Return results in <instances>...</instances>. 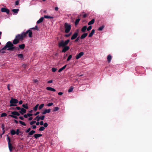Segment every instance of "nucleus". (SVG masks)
Instances as JSON below:
<instances>
[{
    "mask_svg": "<svg viewBox=\"0 0 152 152\" xmlns=\"http://www.w3.org/2000/svg\"><path fill=\"white\" fill-rule=\"evenodd\" d=\"M28 31H26V32H23L21 34H18L15 36L16 38L18 39L19 41L23 40L24 38L25 37L27 34H28Z\"/></svg>",
    "mask_w": 152,
    "mask_h": 152,
    "instance_id": "f257e3e1",
    "label": "nucleus"
},
{
    "mask_svg": "<svg viewBox=\"0 0 152 152\" xmlns=\"http://www.w3.org/2000/svg\"><path fill=\"white\" fill-rule=\"evenodd\" d=\"M83 18H86L87 17V14H85L83 15Z\"/></svg>",
    "mask_w": 152,
    "mask_h": 152,
    "instance_id": "e2e57ef3",
    "label": "nucleus"
},
{
    "mask_svg": "<svg viewBox=\"0 0 152 152\" xmlns=\"http://www.w3.org/2000/svg\"><path fill=\"white\" fill-rule=\"evenodd\" d=\"M44 18H45L53 19V17L47 15H45L44 16Z\"/></svg>",
    "mask_w": 152,
    "mask_h": 152,
    "instance_id": "c756f323",
    "label": "nucleus"
},
{
    "mask_svg": "<svg viewBox=\"0 0 152 152\" xmlns=\"http://www.w3.org/2000/svg\"><path fill=\"white\" fill-rule=\"evenodd\" d=\"M87 33H85L82 34L80 37V39H83L85 38L87 36Z\"/></svg>",
    "mask_w": 152,
    "mask_h": 152,
    "instance_id": "4468645a",
    "label": "nucleus"
},
{
    "mask_svg": "<svg viewBox=\"0 0 152 152\" xmlns=\"http://www.w3.org/2000/svg\"><path fill=\"white\" fill-rule=\"evenodd\" d=\"M63 93L62 92H59L58 93V94L59 95H61L63 94Z\"/></svg>",
    "mask_w": 152,
    "mask_h": 152,
    "instance_id": "774afa93",
    "label": "nucleus"
},
{
    "mask_svg": "<svg viewBox=\"0 0 152 152\" xmlns=\"http://www.w3.org/2000/svg\"><path fill=\"white\" fill-rule=\"evenodd\" d=\"M19 42V41L18 39L15 37V39L13 40L12 43L16 45Z\"/></svg>",
    "mask_w": 152,
    "mask_h": 152,
    "instance_id": "ddd939ff",
    "label": "nucleus"
},
{
    "mask_svg": "<svg viewBox=\"0 0 152 152\" xmlns=\"http://www.w3.org/2000/svg\"><path fill=\"white\" fill-rule=\"evenodd\" d=\"M8 147L9 149V150L10 152H11L12 151V149L13 148V146L12 145L11 142L10 143H8Z\"/></svg>",
    "mask_w": 152,
    "mask_h": 152,
    "instance_id": "a211bd4d",
    "label": "nucleus"
},
{
    "mask_svg": "<svg viewBox=\"0 0 152 152\" xmlns=\"http://www.w3.org/2000/svg\"><path fill=\"white\" fill-rule=\"evenodd\" d=\"M53 81L52 80H50L48 82V83H50L53 82Z\"/></svg>",
    "mask_w": 152,
    "mask_h": 152,
    "instance_id": "69168bd1",
    "label": "nucleus"
},
{
    "mask_svg": "<svg viewBox=\"0 0 152 152\" xmlns=\"http://www.w3.org/2000/svg\"><path fill=\"white\" fill-rule=\"evenodd\" d=\"M12 11L15 13H17L19 11V9H13L12 10Z\"/></svg>",
    "mask_w": 152,
    "mask_h": 152,
    "instance_id": "f704fd0d",
    "label": "nucleus"
},
{
    "mask_svg": "<svg viewBox=\"0 0 152 152\" xmlns=\"http://www.w3.org/2000/svg\"><path fill=\"white\" fill-rule=\"evenodd\" d=\"M18 101L17 99H14L13 98H11L10 101V107L15 106H17L16 104H16L18 103Z\"/></svg>",
    "mask_w": 152,
    "mask_h": 152,
    "instance_id": "20e7f679",
    "label": "nucleus"
},
{
    "mask_svg": "<svg viewBox=\"0 0 152 152\" xmlns=\"http://www.w3.org/2000/svg\"><path fill=\"white\" fill-rule=\"evenodd\" d=\"M31 130V128H29L26 131V133H28L30 132V131Z\"/></svg>",
    "mask_w": 152,
    "mask_h": 152,
    "instance_id": "bf43d9fd",
    "label": "nucleus"
},
{
    "mask_svg": "<svg viewBox=\"0 0 152 152\" xmlns=\"http://www.w3.org/2000/svg\"><path fill=\"white\" fill-rule=\"evenodd\" d=\"M104 28V26H102L99 28L98 30L99 31H102L103 30V29Z\"/></svg>",
    "mask_w": 152,
    "mask_h": 152,
    "instance_id": "37998d69",
    "label": "nucleus"
},
{
    "mask_svg": "<svg viewBox=\"0 0 152 152\" xmlns=\"http://www.w3.org/2000/svg\"><path fill=\"white\" fill-rule=\"evenodd\" d=\"M19 112L22 115H23V113H26V110L25 109L22 108H21L20 110L19 111Z\"/></svg>",
    "mask_w": 152,
    "mask_h": 152,
    "instance_id": "f8f14e48",
    "label": "nucleus"
},
{
    "mask_svg": "<svg viewBox=\"0 0 152 152\" xmlns=\"http://www.w3.org/2000/svg\"><path fill=\"white\" fill-rule=\"evenodd\" d=\"M25 47V45L24 44H22L19 45V47L20 49H23Z\"/></svg>",
    "mask_w": 152,
    "mask_h": 152,
    "instance_id": "393cba45",
    "label": "nucleus"
},
{
    "mask_svg": "<svg viewBox=\"0 0 152 152\" xmlns=\"http://www.w3.org/2000/svg\"><path fill=\"white\" fill-rule=\"evenodd\" d=\"M7 114L5 113H2L1 115V117H3L7 116Z\"/></svg>",
    "mask_w": 152,
    "mask_h": 152,
    "instance_id": "79ce46f5",
    "label": "nucleus"
},
{
    "mask_svg": "<svg viewBox=\"0 0 152 152\" xmlns=\"http://www.w3.org/2000/svg\"><path fill=\"white\" fill-rule=\"evenodd\" d=\"M69 41L70 40L69 39H67V40H66L65 42H64L65 45L66 46L69 42Z\"/></svg>",
    "mask_w": 152,
    "mask_h": 152,
    "instance_id": "a19ab883",
    "label": "nucleus"
},
{
    "mask_svg": "<svg viewBox=\"0 0 152 152\" xmlns=\"http://www.w3.org/2000/svg\"><path fill=\"white\" fill-rule=\"evenodd\" d=\"M9 116H10V117H12V118H14L16 119H18V117L17 116H16V115H9Z\"/></svg>",
    "mask_w": 152,
    "mask_h": 152,
    "instance_id": "58836bf2",
    "label": "nucleus"
},
{
    "mask_svg": "<svg viewBox=\"0 0 152 152\" xmlns=\"http://www.w3.org/2000/svg\"><path fill=\"white\" fill-rule=\"evenodd\" d=\"M84 54L83 52H81L79 53L78 54H77L76 56V59H78L82 56Z\"/></svg>",
    "mask_w": 152,
    "mask_h": 152,
    "instance_id": "0eeeda50",
    "label": "nucleus"
},
{
    "mask_svg": "<svg viewBox=\"0 0 152 152\" xmlns=\"http://www.w3.org/2000/svg\"><path fill=\"white\" fill-rule=\"evenodd\" d=\"M44 105V104H40L39 105V110H40L43 107Z\"/></svg>",
    "mask_w": 152,
    "mask_h": 152,
    "instance_id": "c9c22d12",
    "label": "nucleus"
},
{
    "mask_svg": "<svg viewBox=\"0 0 152 152\" xmlns=\"http://www.w3.org/2000/svg\"><path fill=\"white\" fill-rule=\"evenodd\" d=\"M71 34H72V33H70L68 34H67L65 35V37H69Z\"/></svg>",
    "mask_w": 152,
    "mask_h": 152,
    "instance_id": "864d4df0",
    "label": "nucleus"
},
{
    "mask_svg": "<svg viewBox=\"0 0 152 152\" xmlns=\"http://www.w3.org/2000/svg\"><path fill=\"white\" fill-rule=\"evenodd\" d=\"M42 136L41 134H36L34 135V137L36 139H37L39 137Z\"/></svg>",
    "mask_w": 152,
    "mask_h": 152,
    "instance_id": "6ab92c4d",
    "label": "nucleus"
},
{
    "mask_svg": "<svg viewBox=\"0 0 152 152\" xmlns=\"http://www.w3.org/2000/svg\"><path fill=\"white\" fill-rule=\"evenodd\" d=\"M11 114L12 115H14L19 116L20 115V114L18 112L15 111H13L11 112Z\"/></svg>",
    "mask_w": 152,
    "mask_h": 152,
    "instance_id": "2eb2a0df",
    "label": "nucleus"
},
{
    "mask_svg": "<svg viewBox=\"0 0 152 152\" xmlns=\"http://www.w3.org/2000/svg\"><path fill=\"white\" fill-rule=\"evenodd\" d=\"M45 117V116L44 115H42L39 117L40 119L41 120H43L44 119Z\"/></svg>",
    "mask_w": 152,
    "mask_h": 152,
    "instance_id": "c03bdc74",
    "label": "nucleus"
},
{
    "mask_svg": "<svg viewBox=\"0 0 152 152\" xmlns=\"http://www.w3.org/2000/svg\"><path fill=\"white\" fill-rule=\"evenodd\" d=\"M72 58V55H70L68 56V57L67 59V61H69L70 60V59L71 58Z\"/></svg>",
    "mask_w": 152,
    "mask_h": 152,
    "instance_id": "a18cd8bd",
    "label": "nucleus"
},
{
    "mask_svg": "<svg viewBox=\"0 0 152 152\" xmlns=\"http://www.w3.org/2000/svg\"><path fill=\"white\" fill-rule=\"evenodd\" d=\"M80 20V19L79 18L77 19L76 20L75 22V25H77Z\"/></svg>",
    "mask_w": 152,
    "mask_h": 152,
    "instance_id": "7c9ffc66",
    "label": "nucleus"
},
{
    "mask_svg": "<svg viewBox=\"0 0 152 152\" xmlns=\"http://www.w3.org/2000/svg\"><path fill=\"white\" fill-rule=\"evenodd\" d=\"M32 29L36 30L37 31L39 30V29L37 26H35L34 28H30L27 31H28V37H32Z\"/></svg>",
    "mask_w": 152,
    "mask_h": 152,
    "instance_id": "39448f33",
    "label": "nucleus"
},
{
    "mask_svg": "<svg viewBox=\"0 0 152 152\" xmlns=\"http://www.w3.org/2000/svg\"><path fill=\"white\" fill-rule=\"evenodd\" d=\"M19 122L20 124L22 125L23 126H26V124L24 122L21 121H19Z\"/></svg>",
    "mask_w": 152,
    "mask_h": 152,
    "instance_id": "72a5a7b5",
    "label": "nucleus"
},
{
    "mask_svg": "<svg viewBox=\"0 0 152 152\" xmlns=\"http://www.w3.org/2000/svg\"><path fill=\"white\" fill-rule=\"evenodd\" d=\"M13 44L11 42H8L1 49V50H6L7 48H8L7 50H10V48H12L14 46Z\"/></svg>",
    "mask_w": 152,
    "mask_h": 152,
    "instance_id": "f03ea898",
    "label": "nucleus"
},
{
    "mask_svg": "<svg viewBox=\"0 0 152 152\" xmlns=\"http://www.w3.org/2000/svg\"><path fill=\"white\" fill-rule=\"evenodd\" d=\"M53 103H52V102L49 103L47 104V106H48L50 107V106L52 105H53Z\"/></svg>",
    "mask_w": 152,
    "mask_h": 152,
    "instance_id": "6e6d98bb",
    "label": "nucleus"
},
{
    "mask_svg": "<svg viewBox=\"0 0 152 152\" xmlns=\"http://www.w3.org/2000/svg\"><path fill=\"white\" fill-rule=\"evenodd\" d=\"M78 33L77 32H75L73 34L71 37V39L72 40H73L76 39L77 37Z\"/></svg>",
    "mask_w": 152,
    "mask_h": 152,
    "instance_id": "1a4fd4ad",
    "label": "nucleus"
},
{
    "mask_svg": "<svg viewBox=\"0 0 152 152\" xmlns=\"http://www.w3.org/2000/svg\"><path fill=\"white\" fill-rule=\"evenodd\" d=\"M40 112H36L35 114H34V115H37Z\"/></svg>",
    "mask_w": 152,
    "mask_h": 152,
    "instance_id": "0e129e2a",
    "label": "nucleus"
},
{
    "mask_svg": "<svg viewBox=\"0 0 152 152\" xmlns=\"http://www.w3.org/2000/svg\"><path fill=\"white\" fill-rule=\"evenodd\" d=\"M51 111V109H45V110L42 113V114L43 115H45L46 113H49Z\"/></svg>",
    "mask_w": 152,
    "mask_h": 152,
    "instance_id": "9b49d317",
    "label": "nucleus"
},
{
    "mask_svg": "<svg viewBox=\"0 0 152 152\" xmlns=\"http://www.w3.org/2000/svg\"><path fill=\"white\" fill-rule=\"evenodd\" d=\"M10 50H11V51H13L14 50H19V48L18 47H15V46H13V47H12V48H10Z\"/></svg>",
    "mask_w": 152,
    "mask_h": 152,
    "instance_id": "aec40b11",
    "label": "nucleus"
},
{
    "mask_svg": "<svg viewBox=\"0 0 152 152\" xmlns=\"http://www.w3.org/2000/svg\"><path fill=\"white\" fill-rule=\"evenodd\" d=\"M95 33V30L94 29H93L92 30L91 33L88 35V37H91L93 34H94Z\"/></svg>",
    "mask_w": 152,
    "mask_h": 152,
    "instance_id": "f3484780",
    "label": "nucleus"
},
{
    "mask_svg": "<svg viewBox=\"0 0 152 152\" xmlns=\"http://www.w3.org/2000/svg\"><path fill=\"white\" fill-rule=\"evenodd\" d=\"M87 27L86 26H83L82 28L81 29V31L83 32H85L86 30V29H87Z\"/></svg>",
    "mask_w": 152,
    "mask_h": 152,
    "instance_id": "5701e85b",
    "label": "nucleus"
},
{
    "mask_svg": "<svg viewBox=\"0 0 152 152\" xmlns=\"http://www.w3.org/2000/svg\"><path fill=\"white\" fill-rule=\"evenodd\" d=\"M1 128H2V129L3 130L4 129V124H2V125Z\"/></svg>",
    "mask_w": 152,
    "mask_h": 152,
    "instance_id": "338daca9",
    "label": "nucleus"
},
{
    "mask_svg": "<svg viewBox=\"0 0 152 152\" xmlns=\"http://www.w3.org/2000/svg\"><path fill=\"white\" fill-rule=\"evenodd\" d=\"M112 59V56L110 54L108 55L107 56V60L108 63H110Z\"/></svg>",
    "mask_w": 152,
    "mask_h": 152,
    "instance_id": "412c9836",
    "label": "nucleus"
},
{
    "mask_svg": "<svg viewBox=\"0 0 152 152\" xmlns=\"http://www.w3.org/2000/svg\"><path fill=\"white\" fill-rule=\"evenodd\" d=\"M57 70V69L53 67L52 69V70L53 72H55L56 70Z\"/></svg>",
    "mask_w": 152,
    "mask_h": 152,
    "instance_id": "de8ad7c7",
    "label": "nucleus"
},
{
    "mask_svg": "<svg viewBox=\"0 0 152 152\" xmlns=\"http://www.w3.org/2000/svg\"><path fill=\"white\" fill-rule=\"evenodd\" d=\"M36 123V121H32L30 122V124L31 125H32L34 124H35Z\"/></svg>",
    "mask_w": 152,
    "mask_h": 152,
    "instance_id": "5fc2aeb1",
    "label": "nucleus"
},
{
    "mask_svg": "<svg viewBox=\"0 0 152 152\" xmlns=\"http://www.w3.org/2000/svg\"><path fill=\"white\" fill-rule=\"evenodd\" d=\"M7 140L8 142V143H10V139L9 137L8 136V135L7 136Z\"/></svg>",
    "mask_w": 152,
    "mask_h": 152,
    "instance_id": "4c0bfd02",
    "label": "nucleus"
},
{
    "mask_svg": "<svg viewBox=\"0 0 152 152\" xmlns=\"http://www.w3.org/2000/svg\"><path fill=\"white\" fill-rule=\"evenodd\" d=\"M66 66H67V65H65L64 66H63V67H62V68H61L60 69H59L58 71V72H61L64 69L66 68Z\"/></svg>",
    "mask_w": 152,
    "mask_h": 152,
    "instance_id": "a878e982",
    "label": "nucleus"
},
{
    "mask_svg": "<svg viewBox=\"0 0 152 152\" xmlns=\"http://www.w3.org/2000/svg\"><path fill=\"white\" fill-rule=\"evenodd\" d=\"M45 128L44 126H41L39 129V131H43L44 130Z\"/></svg>",
    "mask_w": 152,
    "mask_h": 152,
    "instance_id": "e433bc0d",
    "label": "nucleus"
},
{
    "mask_svg": "<svg viewBox=\"0 0 152 152\" xmlns=\"http://www.w3.org/2000/svg\"><path fill=\"white\" fill-rule=\"evenodd\" d=\"M18 57L20 58L21 59H23V54H18Z\"/></svg>",
    "mask_w": 152,
    "mask_h": 152,
    "instance_id": "cd10ccee",
    "label": "nucleus"
},
{
    "mask_svg": "<svg viewBox=\"0 0 152 152\" xmlns=\"http://www.w3.org/2000/svg\"><path fill=\"white\" fill-rule=\"evenodd\" d=\"M87 28V31H88L90 30L91 29V28H92V26H90Z\"/></svg>",
    "mask_w": 152,
    "mask_h": 152,
    "instance_id": "49530a36",
    "label": "nucleus"
},
{
    "mask_svg": "<svg viewBox=\"0 0 152 152\" xmlns=\"http://www.w3.org/2000/svg\"><path fill=\"white\" fill-rule=\"evenodd\" d=\"M94 22L95 19H93L91 20L88 23V25H91L93 24L94 23Z\"/></svg>",
    "mask_w": 152,
    "mask_h": 152,
    "instance_id": "4be33fe9",
    "label": "nucleus"
},
{
    "mask_svg": "<svg viewBox=\"0 0 152 152\" xmlns=\"http://www.w3.org/2000/svg\"><path fill=\"white\" fill-rule=\"evenodd\" d=\"M19 0L16 1L15 2V5H18L19 4Z\"/></svg>",
    "mask_w": 152,
    "mask_h": 152,
    "instance_id": "603ef678",
    "label": "nucleus"
},
{
    "mask_svg": "<svg viewBox=\"0 0 152 152\" xmlns=\"http://www.w3.org/2000/svg\"><path fill=\"white\" fill-rule=\"evenodd\" d=\"M1 11L2 12H6L7 14H8L10 12L8 9L4 7L1 8Z\"/></svg>",
    "mask_w": 152,
    "mask_h": 152,
    "instance_id": "423d86ee",
    "label": "nucleus"
},
{
    "mask_svg": "<svg viewBox=\"0 0 152 152\" xmlns=\"http://www.w3.org/2000/svg\"><path fill=\"white\" fill-rule=\"evenodd\" d=\"M64 28L65 29V32L68 33L70 31L71 29V26L70 24L66 23L64 24Z\"/></svg>",
    "mask_w": 152,
    "mask_h": 152,
    "instance_id": "7ed1b4c3",
    "label": "nucleus"
},
{
    "mask_svg": "<svg viewBox=\"0 0 152 152\" xmlns=\"http://www.w3.org/2000/svg\"><path fill=\"white\" fill-rule=\"evenodd\" d=\"M11 134L12 135H14L16 134V132L13 129H12L10 131Z\"/></svg>",
    "mask_w": 152,
    "mask_h": 152,
    "instance_id": "473e14b6",
    "label": "nucleus"
},
{
    "mask_svg": "<svg viewBox=\"0 0 152 152\" xmlns=\"http://www.w3.org/2000/svg\"><path fill=\"white\" fill-rule=\"evenodd\" d=\"M42 126L44 124V123L43 121H41L39 123Z\"/></svg>",
    "mask_w": 152,
    "mask_h": 152,
    "instance_id": "680f3d73",
    "label": "nucleus"
},
{
    "mask_svg": "<svg viewBox=\"0 0 152 152\" xmlns=\"http://www.w3.org/2000/svg\"><path fill=\"white\" fill-rule=\"evenodd\" d=\"M44 18L43 17H41L40 18L37 22V24L40 23H41L42 22Z\"/></svg>",
    "mask_w": 152,
    "mask_h": 152,
    "instance_id": "b1692460",
    "label": "nucleus"
},
{
    "mask_svg": "<svg viewBox=\"0 0 152 152\" xmlns=\"http://www.w3.org/2000/svg\"><path fill=\"white\" fill-rule=\"evenodd\" d=\"M63 47L64 48H63L62 51V52L63 53L66 52V51L68 50L69 49V47L68 46H65Z\"/></svg>",
    "mask_w": 152,
    "mask_h": 152,
    "instance_id": "9d476101",
    "label": "nucleus"
},
{
    "mask_svg": "<svg viewBox=\"0 0 152 152\" xmlns=\"http://www.w3.org/2000/svg\"><path fill=\"white\" fill-rule=\"evenodd\" d=\"M59 108L58 107H54V108L53 110V111L55 112V111H57L58 110H59Z\"/></svg>",
    "mask_w": 152,
    "mask_h": 152,
    "instance_id": "ea45409f",
    "label": "nucleus"
},
{
    "mask_svg": "<svg viewBox=\"0 0 152 152\" xmlns=\"http://www.w3.org/2000/svg\"><path fill=\"white\" fill-rule=\"evenodd\" d=\"M35 133V131L34 130H31L28 134L29 135H31L34 133Z\"/></svg>",
    "mask_w": 152,
    "mask_h": 152,
    "instance_id": "2f4dec72",
    "label": "nucleus"
},
{
    "mask_svg": "<svg viewBox=\"0 0 152 152\" xmlns=\"http://www.w3.org/2000/svg\"><path fill=\"white\" fill-rule=\"evenodd\" d=\"M58 46L59 47H63L66 45H65L64 41L63 40H62L61 42L58 43Z\"/></svg>",
    "mask_w": 152,
    "mask_h": 152,
    "instance_id": "6e6552de",
    "label": "nucleus"
},
{
    "mask_svg": "<svg viewBox=\"0 0 152 152\" xmlns=\"http://www.w3.org/2000/svg\"><path fill=\"white\" fill-rule=\"evenodd\" d=\"M43 125H44V127L45 128H46L48 127V124L47 123L45 122L44 124Z\"/></svg>",
    "mask_w": 152,
    "mask_h": 152,
    "instance_id": "09e8293b",
    "label": "nucleus"
},
{
    "mask_svg": "<svg viewBox=\"0 0 152 152\" xmlns=\"http://www.w3.org/2000/svg\"><path fill=\"white\" fill-rule=\"evenodd\" d=\"M46 89L50 91H56L55 89L50 87H47Z\"/></svg>",
    "mask_w": 152,
    "mask_h": 152,
    "instance_id": "dca6fc26",
    "label": "nucleus"
},
{
    "mask_svg": "<svg viewBox=\"0 0 152 152\" xmlns=\"http://www.w3.org/2000/svg\"><path fill=\"white\" fill-rule=\"evenodd\" d=\"M31 127L33 129H35L37 127L35 125H32Z\"/></svg>",
    "mask_w": 152,
    "mask_h": 152,
    "instance_id": "052dcab7",
    "label": "nucleus"
},
{
    "mask_svg": "<svg viewBox=\"0 0 152 152\" xmlns=\"http://www.w3.org/2000/svg\"><path fill=\"white\" fill-rule=\"evenodd\" d=\"M22 107L24 108H25L26 109H28V106L27 104H23L22 105Z\"/></svg>",
    "mask_w": 152,
    "mask_h": 152,
    "instance_id": "c85d7f7f",
    "label": "nucleus"
},
{
    "mask_svg": "<svg viewBox=\"0 0 152 152\" xmlns=\"http://www.w3.org/2000/svg\"><path fill=\"white\" fill-rule=\"evenodd\" d=\"M20 132V130L18 129L16 130V134L17 135H19V133Z\"/></svg>",
    "mask_w": 152,
    "mask_h": 152,
    "instance_id": "3c124183",
    "label": "nucleus"
},
{
    "mask_svg": "<svg viewBox=\"0 0 152 152\" xmlns=\"http://www.w3.org/2000/svg\"><path fill=\"white\" fill-rule=\"evenodd\" d=\"M39 104H37L35 106H34L33 108L34 110L35 111H36L38 109V107L39 106Z\"/></svg>",
    "mask_w": 152,
    "mask_h": 152,
    "instance_id": "bb28decb",
    "label": "nucleus"
},
{
    "mask_svg": "<svg viewBox=\"0 0 152 152\" xmlns=\"http://www.w3.org/2000/svg\"><path fill=\"white\" fill-rule=\"evenodd\" d=\"M12 108L15 110V109H16L18 110H20V109H21V108L19 107H16V108Z\"/></svg>",
    "mask_w": 152,
    "mask_h": 152,
    "instance_id": "4d7b16f0",
    "label": "nucleus"
},
{
    "mask_svg": "<svg viewBox=\"0 0 152 152\" xmlns=\"http://www.w3.org/2000/svg\"><path fill=\"white\" fill-rule=\"evenodd\" d=\"M79 39H80V37H77V39L75 40V42H77L79 40Z\"/></svg>",
    "mask_w": 152,
    "mask_h": 152,
    "instance_id": "13d9d810",
    "label": "nucleus"
},
{
    "mask_svg": "<svg viewBox=\"0 0 152 152\" xmlns=\"http://www.w3.org/2000/svg\"><path fill=\"white\" fill-rule=\"evenodd\" d=\"M73 90V88H72V87H71L70 88H69V89L68 90V92H70L72 91Z\"/></svg>",
    "mask_w": 152,
    "mask_h": 152,
    "instance_id": "8fccbe9b",
    "label": "nucleus"
}]
</instances>
